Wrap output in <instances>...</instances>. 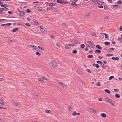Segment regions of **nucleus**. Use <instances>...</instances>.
Here are the masks:
<instances>
[{
    "label": "nucleus",
    "mask_w": 122,
    "mask_h": 122,
    "mask_svg": "<svg viewBox=\"0 0 122 122\" xmlns=\"http://www.w3.org/2000/svg\"><path fill=\"white\" fill-rule=\"evenodd\" d=\"M96 47L97 48L99 49H101L102 48V47L100 46L99 45H97L96 46Z\"/></svg>",
    "instance_id": "nucleus-20"
},
{
    "label": "nucleus",
    "mask_w": 122,
    "mask_h": 122,
    "mask_svg": "<svg viewBox=\"0 0 122 122\" xmlns=\"http://www.w3.org/2000/svg\"><path fill=\"white\" fill-rule=\"evenodd\" d=\"M3 13V11L0 8V13L2 14Z\"/></svg>",
    "instance_id": "nucleus-57"
},
{
    "label": "nucleus",
    "mask_w": 122,
    "mask_h": 122,
    "mask_svg": "<svg viewBox=\"0 0 122 122\" xmlns=\"http://www.w3.org/2000/svg\"><path fill=\"white\" fill-rule=\"evenodd\" d=\"M95 65L96 67V68H98L99 67V66L98 64H96Z\"/></svg>",
    "instance_id": "nucleus-35"
},
{
    "label": "nucleus",
    "mask_w": 122,
    "mask_h": 122,
    "mask_svg": "<svg viewBox=\"0 0 122 122\" xmlns=\"http://www.w3.org/2000/svg\"><path fill=\"white\" fill-rule=\"evenodd\" d=\"M14 104L15 105L17 106H20V105L18 104L16 102H15Z\"/></svg>",
    "instance_id": "nucleus-46"
},
{
    "label": "nucleus",
    "mask_w": 122,
    "mask_h": 122,
    "mask_svg": "<svg viewBox=\"0 0 122 122\" xmlns=\"http://www.w3.org/2000/svg\"><path fill=\"white\" fill-rule=\"evenodd\" d=\"M70 41L72 43H75L77 44L78 43V41H76L75 40L73 39H71L70 40Z\"/></svg>",
    "instance_id": "nucleus-6"
},
{
    "label": "nucleus",
    "mask_w": 122,
    "mask_h": 122,
    "mask_svg": "<svg viewBox=\"0 0 122 122\" xmlns=\"http://www.w3.org/2000/svg\"><path fill=\"white\" fill-rule=\"evenodd\" d=\"M104 91L105 92L108 94H110L111 93L110 91L109 90L107 89H105L104 90Z\"/></svg>",
    "instance_id": "nucleus-15"
},
{
    "label": "nucleus",
    "mask_w": 122,
    "mask_h": 122,
    "mask_svg": "<svg viewBox=\"0 0 122 122\" xmlns=\"http://www.w3.org/2000/svg\"><path fill=\"white\" fill-rule=\"evenodd\" d=\"M75 3H73L71 4V5L75 8L78 7V5L77 4Z\"/></svg>",
    "instance_id": "nucleus-11"
},
{
    "label": "nucleus",
    "mask_w": 122,
    "mask_h": 122,
    "mask_svg": "<svg viewBox=\"0 0 122 122\" xmlns=\"http://www.w3.org/2000/svg\"><path fill=\"white\" fill-rule=\"evenodd\" d=\"M98 100L99 101H102V99L101 98H99V99H98Z\"/></svg>",
    "instance_id": "nucleus-63"
},
{
    "label": "nucleus",
    "mask_w": 122,
    "mask_h": 122,
    "mask_svg": "<svg viewBox=\"0 0 122 122\" xmlns=\"http://www.w3.org/2000/svg\"><path fill=\"white\" fill-rule=\"evenodd\" d=\"M114 76H110V77L109 78V80H111L113 78H114Z\"/></svg>",
    "instance_id": "nucleus-36"
},
{
    "label": "nucleus",
    "mask_w": 122,
    "mask_h": 122,
    "mask_svg": "<svg viewBox=\"0 0 122 122\" xmlns=\"http://www.w3.org/2000/svg\"><path fill=\"white\" fill-rule=\"evenodd\" d=\"M1 6L2 7H7V5H6L5 4H2V5H1Z\"/></svg>",
    "instance_id": "nucleus-41"
},
{
    "label": "nucleus",
    "mask_w": 122,
    "mask_h": 122,
    "mask_svg": "<svg viewBox=\"0 0 122 122\" xmlns=\"http://www.w3.org/2000/svg\"><path fill=\"white\" fill-rule=\"evenodd\" d=\"M122 3V1L121 0H119L117 2V4H121Z\"/></svg>",
    "instance_id": "nucleus-44"
},
{
    "label": "nucleus",
    "mask_w": 122,
    "mask_h": 122,
    "mask_svg": "<svg viewBox=\"0 0 122 122\" xmlns=\"http://www.w3.org/2000/svg\"><path fill=\"white\" fill-rule=\"evenodd\" d=\"M18 30V29L17 28H16L14 29L12 31V32H15L17 31Z\"/></svg>",
    "instance_id": "nucleus-23"
},
{
    "label": "nucleus",
    "mask_w": 122,
    "mask_h": 122,
    "mask_svg": "<svg viewBox=\"0 0 122 122\" xmlns=\"http://www.w3.org/2000/svg\"><path fill=\"white\" fill-rule=\"evenodd\" d=\"M89 110H90V112H95L96 113H98V112L97 111H96L95 110L93 109V108H90Z\"/></svg>",
    "instance_id": "nucleus-7"
},
{
    "label": "nucleus",
    "mask_w": 122,
    "mask_h": 122,
    "mask_svg": "<svg viewBox=\"0 0 122 122\" xmlns=\"http://www.w3.org/2000/svg\"><path fill=\"white\" fill-rule=\"evenodd\" d=\"M47 5L50 6H53L55 5V4L54 3H48L47 4Z\"/></svg>",
    "instance_id": "nucleus-12"
},
{
    "label": "nucleus",
    "mask_w": 122,
    "mask_h": 122,
    "mask_svg": "<svg viewBox=\"0 0 122 122\" xmlns=\"http://www.w3.org/2000/svg\"><path fill=\"white\" fill-rule=\"evenodd\" d=\"M45 111L46 113H50L51 112L50 110H45Z\"/></svg>",
    "instance_id": "nucleus-26"
},
{
    "label": "nucleus",
    "mask_w": 122,
    "mask_h": 122,
    "mask_svg": "<svg viewBox=\"0 0 122 122\" xmlns=\"http://www.w3.org/2000/svg\"><path fill=\"white\" fill-rule=\"evenodd\" d=\"M85 46V45L84 44H82L81 45V48L82 49H83Z\"/></svg>",
    "instance_id": "nucleus-29"
},
{
    "label": "nucleus",
    "mask_w": 122,
    "mask_h": 122,
    "mask_svg": "<svg viewBox=\"0 0 122 122\" xmlns=\"http://www.w3.org/2000/svg\"><path fill=\"white\" fill-rule=\"evenodd\" d=\"M98 4L99 5H102L104 3V2L102 1H101L98 2Z\"/></svg>",
    "instance_id": "nucleus-31"
},
{
    "label": "nucleus",
    "mask_w": 122,
    "mask_h": 122,
    "mask_svg": "<svg viewBox=\"0 0 122 122\" xmlns=\"http://www.w3.org/2000/svg\"><path fill=\"white\" fill-rule=\"evenodd\" d=\"M8 14H12L13 13V12L12 11H8Z\"/></svg>",
    "instance_id": "nucleus-53"
},
{
    "label": "nucleus",
    "mask_w": 122,
    "mask_h": 122,
    "mask_svg": "<svg viewBox=\"0 0 122 122\" xmlns=\"http://www.w3.org/2000/svg\"><path fill=\"white\" fill-rule=\"evenodd\" d=\"M68 109L69 110L71 111L72 109L73 108L71 106H69L68 107Z\"/></svg>",
    "instance_id": "nucleus-21"
},
{
    "label": "nucleus",
    "mask_w": 122,
    "mask_h": 122,
    "mask_svg": "<svg viewBox=\"0 0 122 122\" xmlns=\"http://www.w3.org/2000/svg\"><path fill=\"white\" fill-rule=\"evenodd\" d=\"M105 101L107 103H110L111 105L113 107H115V106L114 104L112 101L111 99L108 98H106V99Z\"/></svg>",
    "instance_id": "nucleus-2"
},
{
    "label": "nucleus",
    "mask_w": 122,
    "mask_h": 122,
    "mask_svg": "<svg viewBox=\"0 0 122 122\" xmlns=\"http://www.w3.org/2000/svg\"><path fill=\"white\" fill-rule=\"evenodd\" d=\"M97 86H100L101 85L100 82H99L97 83L96 85Z\"/></svg>",
    "instance_id": "nucleus-48"
},
{
    "label": "nucleus",
    "mask_w": 122,
    "mask_h": 122,
    "mask_svg": "<svg viewBox=\"0 0 122 122\" xmlns=\"http://www.w3.org/2000/svg\"><path fill=\"white\" fill-rule=\"evenodd\" d=\"M93 57V56L92 55H89L87 57L89 58H91Z\"/></svg>",
    "instance_id": "nucleus-33"
},
{
    "label": "nucleus",
    "mask_w": 122,
    "mask_h": 122,
    "mask_svg": "<svg viewBox=\"0 0 122 122\" xmlns=\"http://www.w3.org/2000/svg\"><path fill=\"white\" fill-rule=\"evenodd\" d=\"M41 77L43 79V80H48L47 78H46L43 76H42Z\"/></svg>",
    "instance_id": "nucleus-27"
},
{
    "label": "nucleus",
    "mask_w": 122,
    "mask_h": 122,
    "mask_svg": "<svg viewBox=\"0 0 122 122\" xmlns=\"http://www.w3.org/2000/svg\"><path fill=\"white\" fill-rule=\"evenodd\" d=\"M50 37L51 38H53L54 37V35H51Z\"/></svg>",
    "instance_id": "nucleus-59"
},
{
    "label": "nucleus",
    "mask_w": 122,
    "mask_h": 122,
    "mask_svg": "<svg viewBox=\"0 0 122 122\" xmlns=\"http://www.w3.org/2000/svg\"><path fill=\"white\" fill-rule=\"evenodd\" d=\"M38 80L41 81L42 82H44V81L43 80V79L41 78H38Z\"/></svg>",
    "instance_id": "nucleus-18"
},
{
    "label": "nucleus",
    "mask_w": 122,
    "mask_h": 122,
    "mask_svg": "<svg viewBox=\"0 0 122 122\" xmlns=\"http://www.w3.org/2000/svg\"><path fill=\"white\" fill-rule=\"evenodd\" d=\"M78 0H72V2L73 3H76V2Z\"/></svg>",
    "instance_id": "nucleus-49"
},
{
    "label": "nucleus",
    "mask_w": 122,
    "mask_h": 122,
    "mask_svg": "<svg viewBox=\"0 0 122 122\" xmlns=\"http://www.w3.org/2000/svg\"><path fill=\"white\" fill-rule=\"evenodd\" d=\"M95 51L96 52L99 53H100L101 52V51L99 50H95Z\"/></svg>",
    "instance_id": "nucleus-22"
},
{
    "label": "nucleus",
    "mask_w": 122,
    "mask_h": 122,
    "mask_svg": "<svg viewBox=\"0 0 122 122\" xmlns=\"http://www.w3.org/2000/svg\"><path fill=\"white\" fill-rule=\"evenodd\" d=\"M86 71L89 73H91V70L89 69H87L86 70Z\"/></svg>",
    "instance_id": "nucleus-37"
},
{
    "label": "nucleus",
    "mask_w": 122,
    "mask_h": 122,
    "mask_svg": "<svg viewBox=\"0 0 122 122\" xmlns=\"http://www.w3.org/2000/svg\"><path fill=\"white\" fill-rule=\"evenodd\" d=\"M26 11L27 13H30L31 12V10L29 9H27Z\"/></svg>",
    "instance_id": "nucleus-47"
},
{
    "label": "nucleus",
    "mask_w": 122,
    "mask_h": 122,
    "mask_svg": "<svg viewBox=\"0 0 122 122\" xmlns=\"http://www.w3.org/2000/svg\"><path fill=\"white\" fill-rule=\"evenodd\" d=\"M115 49V48H109L108 49L109 51L110 52H111L113 51Z\"/></svg>",
    "instance_id": "nucleus-17"
},
{
    "label": "nucleus",
    "mask_w": 122,
    "mask_h": 122,
    "mask_svg": "<svg viewBox=\"0 0 122 122\" xmlns=\"http://www.w3.org/2000/svg\"><path fill=\"white\" fill-rule=\"evenodd\" d=\"M119 40L121 42L122 41V38H118Z\"/></svg>",
    "instance_id": "nucleus-64"
},
{
    "label": "nucleus",
    "mask_w": 122,
    "mask_h": 122,
    "mask_svg": "<svg viewBox=\"0 0 122 122\" xmlns=\"http://www.w3.org/2000/svg\"><path fill=\"white\" fill-rule=\"evenodd\" d=\"M32 23L34 25H37L39 24V23L37 22L36 21L33 20L31 21Z\"/></svg>",
    "instance_id": "nucleus-8"
},
{
    "label": "nucleus",
    "mask_w": 122,
    "mask_h": 122,
    "mask_svg": "<svg viewBox=\"0 0 122 122\" xmlns=\"http://www.w3.org/2000/svg\"><path fill=\"white\" fill-rule=\"evenodd\" d=\"M115 96L117 98H119L120 97V95L118 94H116L115 95Z\"/></svg>",
    "instance_id": "nucleus-28"
},
{
    "label": "nucleus",
    "mask_w": 122,
    "mask_h": 122,
    "mask_svg": "<svg viewBox=\"0 0 122 122\" xmlns=\"http://www.w3.org/2000/svg\"><path fill=\"white\" fill-rule=\"evenodd\" d=\"M101 115V116L103 117L106 118L107 117L106 114L105 113H102Z\"/></svg>",
    "instance_id": "nucleus-13"
},
{
    "label": "nucleus",
    "mask_w": 122,
    "mask_h": 122,
    "mask_svg": "<svg viewBox=\"0 0 122 122\" xmlns=\"http://www.w3.org/2000/svg\"><path fill=\"white\" fill-rule=\"evenodd\" d=\"M108 1V2L110 3H112V0H107Z\"/></svg>",
    "instance_id": "nucleus-55"
},
{
    "label": "nucleus",
    "mask_w": 122,
    "mask_h": 122,
    "mask_svg": "<svg viewBox=\"0 0 122 122\" xmlns=\"http://www.w3.org/2000/svg\"><path fill=\"white\" fill-rule=\"evenodd\" d=\"M112 7H111L112 8H114L117 7V5H112Z\"/></svg>",
    "instance_id": "nucleus-40"
},
{
    "label": "nucleus",
    "mask_w": 122,
    "mask_h": 122,
    "mask_svg": "<svg viewBox=\"0 0 122 122\" xmlns=\"http://www.w3.org/2000/svg\"><path fill=\"white\" fill-rule=\"evenodd\" d=\"M18 10L19 12V15L20 16L23 15H24V12L22 11H20L19 10Z\"/></svg>",
    "instance_id": "nucleus-10"
},
{
    "label": "nucleus",
    "mask_w": 122,
    "mask_h": 122,
    "mask_svg": "<svg viewBox=\"0 0 122 122\" xmlns=\"http://www.w3.org/2000/svg\"><path fill=\"white\" fill-rule=\"evenodd\" d=\"M36 54L38 56H40L41 55V54L39 52H36Z\"/></svg>",
    "instance_id": "nucleus-32"
},
{
    "label": "nucleus",
    "mask_w": 122,
    "mask_h": 122,
    "mask_svg": "<svg viewBox=\"0 0 122 122\" xmlns=\"http://www.w3.org/2000/svg\"><path fill=\"white\" fill-rule=\"evenodd\" d=\"M41 31L43 33H45L47 31L46 29L42 26H40Z\"/></svg>",
    "instance_id": "nucleus-5"
},
{
    "label": "nucleus",
    "mask_w": 122,
    "mask_h": 122,
    "mask_svg": "<svg viewBox=\"0 0 122 122\" xmlns=\"http://www.w3.org/2000/svg\"><path fill=\"white\" fill-rule=\"evenodd\" d=\"M77 113H76V112L74 111L72 113V115L73 116H75L77 115Z\"/></svg>",
    "instance_id": "nucleus-25"
},
{
    "label": "nucleus",
    "mask_w": 122,
    "mask_h": 122,
    "mask_svg": "<svg viewBox=\"0 0 122 122\" xmlns=\"http://www.w3.org/2000/svg\"><path fill=\"white\" fill-rule=\"evenodd\" d=\"M25 25H26L27 26H28L30 27V25L29 24L27 23H25Z\"/></svg>",
    "instance_id": "nucleus-52"
},
{
    "label": "nucleus",
    "mask_w": 122,
    "mask_h": 122,
    "mask_svg": "<svg viewBox=\"0 0 122 122\" xmlns=\"http://www.w3.org/2000/svg\"><path fill=\"white\" fill-rule=\"evenodd\" d=\"M6 25L10 26L11 25V23H9L6 24Z\"/></svg>",
    "instance_id": "nucleus-50"
},
{
    "label": "nucleus",
    "mask_w": 122,
    "mask_h": 122,
    "mask_svg": "<svg viewBox=\"0 0 122 122\" xmlns=\"http://www.w3.org/2000/svg\"><path fill=\"white\" fill-rule=\"evenodd\" d=\"M84 50L86 51H87L88 50V49L87 47H85L84 49Z\"/></svg>",
    "instance_id": "nucleus-62"
},
{
    "label": "nucleus",
    "mask_w": 122,
    "mask_h": 122,
    "mask_svg": "<svg viewBox=\"0 0 122 122\" xmlns=\"http://www.w3.org/2000/svg\"><path fill=\"white\" fill-rule=\"evenodd\" d=\"M87 46L89 47L93 48L94 47V45L92 43L91 41H88L86 42Z\"/></svg>",
    "instance_id": "nucleus-3"
},
{
    "label": "nucleus",
    "mask_w": 122,
    "mask_h": 122,
    "mask_svg": "<svg viewBox=\"0 0 122 122\" xmlns=\"http://www.w3.org/2000/svg\"><path fill=\"white\" fill-rule=\"evenodd\" d=\"M110 43L108 41H106L104 43V44L106 45H110Z\"/></svg>",
    "instance_id": "nucleus-19"
},
{
    "label": "nucleus",
    "mask_w": 122,
    "mask_h": 122,
    "mask_svg": "<svg viewBox=\"0 0 122 122\" xmlns=\"http://www.w3.org/2000/svg\"><path fill=\"white\" fill-rule=\"evenodd\" d=\"M72 52L74 54H76L77 53V51L76 50H74L72 51Z\"/></svg>",
    "instance_id": "nucleus-42"
},
{
    "label": "nucleus",
    "mask_w": 122,
    "mask_h": 122,
    "mask_svg": "<svg viewBox=\"0 0 122 122\" xmlns=\"http://www.w3.org/2000/svg\"><path fill=\"white\" fill-rule=\"evenodd\" d=\"M104 19H108L109 18V17L108 16H106L104 17Z\"/></svg>",
    "instance_id": "nucleus-56"
},
{
    "label": "nucleus",
    "mask_w": 122,
    "mask_h": 122,
    "mask_svg": "<svg viewBox=\"0 0 122 122\" xmlns=\"http://www.w3.org/2000/svg\"><path fill=\"white\" fill-rule=\"evenodd\" d=\"M114 90L115 92H117L118 91V89H114Z\"/></svg>",
    "instance_id": "nucleus-58"
},
{
    "label": "nucleus",
    "mask_w": 122,
    "mask_h": 122,
    "mask_svg": "<svg viewBox=\"0 0 122 122\" xmlns=\"http://www.w3.org/2000/svg\"><path fill=\"white\" fill-rule=\"evenodd\" d=\"M38 11H42L43 10L41 7H38Z\"/></svg>",
    "instance_id": "nucleus-24"
},
{
    "label": "nucleus",
    "mask_w": 122,
    "mask_h": 122,
    "mask_svg": "<svg viewBox=\"0 0 122 122\" xmlns=\"http://www.w3.org/2000/svg\"><path fill=\"white\" fill-rule=\"evenodd\" d=\"M65 49H69L70 48L69 47L68 44H66L65 46Z\"/></svg>",
    "instance_id": "nucleus-14"
},
{
    "label": "nucleus",
    "mask_w": 122,
    "mask_h": 122,
    "mask_svg": "<svg viewBox=\"0 0 122 122\" xmlns=\"http://www.w3.org/2000/svg\"><path fill=\"white\" fill-rule=\"evenodd\" d=\"M98 7L99 8H103V7L102 6V5H100V6H98Z\"/></svg>",
    "instance_id": "nucleus-54"
},
{
    "label": "nucleus",
    "mask_w": 122,
    "mask_h": 122,
    "mask_svg": "<svg viewBox=\"0 0 122 122\" xmlns=\"http://www.w3.org/2000/svg\"><path fill=\"white\" fill-rule=\"evenodd\" d=\"M2 9H3L5 10H8V9L6 7H5L3 8H2Z\"/></svg>",
    "instance_id": "nucleus-39"
},
{
    "label": "nucleus",
    "mask_w": 122,
    "mask_h": 122,
    "mask_svg": "<svg viewBox=\"0 0 122 122\" xmlns=\"http://www.w3.org/2000/svg\"><path fill=\"white\" fill-rule=\"evenodd\" d=\"M109 37V36L108 35V34H107L105 36V38H107Z\"/></svg>",
    "instance_id": "nucleus-51"
},
{
    "label": "nucleus",
    "mask_w": 122,
    "mask_h": 122,
    "mask_svg": "<svg viewBox=\"0 0 122 122\" xmlns=\"http://www.w3.org/2000/svg\"><path fill=\"white\" fill-rule=\"evenodd\" d=\"M101 65L103 69H105L107 67L106 66L102 63L101 64Z\"/></svg>",
    "instance_id": "nucleus-16"
},
{
    "label": "nucleus",
    "mask_w": 122,
    "mask_h": 122,
    "mask_svg": "<svg viewBox=\"0 0 122 122\" xmlns=\"http://www.w3.org/2000/svg\"><path fill=\"white\" fill-rule=\"evenodd\" d=\"M29 46H30L31 47H32L33 49H35L37 51H38V50H37V47L33 45H30Z\"/></svg>",
    "instance_id": "nucleus-9"
},
{
    "label": "nucleus",
    "mask_w": 122,
    "mask_h": 122,
    "mask_svg": "<svg viewBox=\"0 0 122 122\" xmlns=\"http://www.w3.org/2000/svg\"><path fill=\"white\" fill-rule=\"evenodd\" d=\"M56 2L58 3H60L62 4H66L68 2L66 0H57Z\"/></svg>",
    "instance_id": "nucleus-4"
},
{
    "label": "nucleus",
    "mask_w": 122,
    "mask_h": 122,
    "mask_svg": "<svg viewBox=\"0 0 122 122\" xmlns=\"http://www.w3.org/2000/svg\"><path fill=\"white\" fill-rule=\"evenodd\" d=\"M99 0H92V1L94 2H96Z\"/></svg>",
    "instance_id": "nucleus-60"
},
{
    "label": "nucleus",
    "mask_w": 122,
    "mask_h": 122,
    "mask_svg": "<svg viewBox=\"0 0 122 122\" xmlns=\"http://www.w3.org/2000/svg\"><path fill=\"white\" fill-rule=\"evenodd\" d=\"M119 30L120 31L122 30V26H121L119 28Z\"/></svg>",
    "instance_id": "nucleus-61"
},
{
    "label": "nucleus",
    "mask_w": 122,
    "mask_h": 122,
    "mask_svg": "<svg viewBox=\"0 0 122 122\" xmlns=\"http://www.w3.org/2000/svg\"><path fill=\"white\" fill-rule=\"evenodd\" d=\"M97 62L98 64H101L102 63V62L100 61H97Z\"/></svg>",
    "instance_id": "nucleus-38"
},
{
    "label": "nucleus",
    "mask_w": 122,
    "mask_h": 122,
    "mask_svg": "<svg viewBox=\"0 0 122 122\" xmlns=\"http://www.w3.org/2000/svg\"><path fill=\"white\" fill-rule=\"evenodd\" d=\"M62 85L63 86V87H67V85L65 83H63L62 84Z\"/></svg>",
    "instance_id": "nucleus-30"
},
{
    "label": "nucleus",
    "mask_w": 122,
    "mask_h": 122,
    "mask_svg": "<svg viewBox=\"0 0 122 122\" xmlns=\"http://www.w3.org/2000/svg\"><path fill=\"white\" fill-rule=\"evenodd\" d=\"M91 34L93 36H95L96 35L95 32H92L91 33Z\"/></svg>",
    "instance_id": "nucleus-45"
},
{
    "label": "nucleus",
    "mask_w": 122,
    "mask_h": 122,
    "mask_svg": "<svg viewBox=\"0 0 122 122\" xmlns=\"http://www.w3.org/2000/svg\"><path fill=\"white\" fill-rule=\"evenodd\" d=\"M69 46L73 47L75 46V44H68Z\"/></svg>",
    "instance_id": "nucleus-34"
},
{
    "label": "nucleus",
    "mask_w": 122,
    "mask_h": 122,
    "mask_svg": "<svg viewBox=\"0 0 122 122\" xmlns=\"http://www.w3.org/2000/svg\"><path fill=\"white\" fill-rule=\"evenodd\" d=\"M113 56V54H108L106 55V56Z\"/></svg>",
    "instance_id": "nucleus-43"
},
{
    "label": "nucleus",
    "mask_w": 122,
    "mask_h": 122,
    "mask_svg": "<svg viewBox=\"0 0 122 122\" xmlns=\"http://www.w3.org/2000/svg\"><path fill=\"white\" fill-rule=\"evenodd\" d=\"M50 65L52 67L56 68L58 66V64L55 62L51 61L50 63Z\"/></svg>",
    "instance_id": "nucleus-1"
}]
</instances>
